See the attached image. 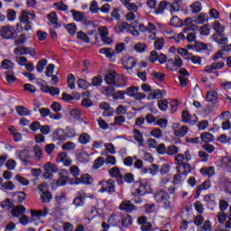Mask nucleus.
Returning a JSON list of instances; mask_svg holds the SVG:
<instances>
[{
  "label": "nucleus",
  "instance_id": "1",
  "mask_svg": "<svg viewBox=\"0 0 231 231\" xmlns=\"http://www.w3.org/2000/svg\"><path fill=\"white\" fill-rule=\"evenodd\" d=\"M107 223L111 226H118L119 228L125 226L127 228V226L133 225V218L128 214L116 213L109 217Z\"/></svg>",
  "mask_w": 231,
  "mask_h": 231
},
{
  "label": "nucleus",
  "instance_id": "2",
  "mask_svg": "<svg viewBox=\"0 0 231 231\" xmlns=\"http://www.w3.org/2000/svg\"><path fill=\"white\" fill-rule=\"evenodd\" d=\"M156 203H162L164 210H174V205L171 201V195L167 190L160 189L154 193L153 196Z\"/></svg>",
  "mask_w": 231,
  "mask_h": 231
},
{
  "label": "nucleus",
  "instance_id": "3",
  "mask_svg": "<svg viewBox=\"0 0 231 231\" xmlns=\"http://www.w3.org/2000/svg\"><path fill=\"white\" fill-rule=\"evenodd\" d=\"M149 183V180L147 179L135 181L131 189L132 196H145L148 192L147 189L151 187Z\"/></svg>",
  "mask_w": 231,
  "mask_h": 231
},
{
  "label": "nucleus",
  "instance_id": "4",
  "mask_svg": "<svg viewBox=\"0 0 231 231\" xmlns=\"http://www.w3.org/2000/svg\"><path fill=\"white\" fill-rule=\"evenodd\" d=\"M19 21L21 23L16 24V31L21 33L23 30L28 32L32 30V23L30 22V13L26 11H22L19 16Z\"/></svg>",
  "mask_w": 231,
  "mask_h": 231
},
{
  "label": "nucleus",
  "instance_id": "5",
  "mask_svg": "<svg viewBox=\"0 0 231 231\" xmlns=\"http://www.w3.org/2000/svg\"><path fill=\"white\" fill-rule=\"evenodd\" d=\"M181 158H183V155L179 156V161H175L177 163L176 171L177 172H180L183 174V176H187L188 174H190L192 172V165L189 162H185L181 161Z\"/></svg>",
  "mask_w": 231,
  "mask_h": 231
},
{
  "label": "nucleus",
  "instance_id": "6",
  "mask_svg": "<svg viewBox=\"0 0 231 231\" xmlns=\"http://www.w3.org/2000/svg\"><path fill=\"white\" fill-rule=\"evenodd\" d=\"M98 185H101L99 192H107L108 194H113L116 190L115 180L109 179L108 180H100Z\"/></svg>",
  "mask_w": 231,
  "mask_h": 231
},
{
  "label": "nucleus",
  "instance_id": "7",
  "mask_svg": "<svg viewBox=\"0 0 231 231\" xmlns=\"http://www.w3.org/2000/svg\"><path fill=\"white\" fill-rule=\"evenodd\" d=\"M140 88L131 86L126 88L125 91V95L128 97H131L132 98H135V100H143L145 98V94L144 93H140Z\"/></svg>",
  "mask_w": 231,
  "mask_h": 231
},
{
  "label": "nucleus",
  "instance_id": "8",
  "mask_svg": "<svg viewBox=\"0 0 231 231\" xmlns=\"http://www.w3.org/2000/svg\"><path fill=\"white\" fill-rule=\"evenodd\" d=\"M43 169L45 171L43 173L44 180H53V173L59 171V168L51 162H46Z\"/></svg>",
  "mask_w": 231,
  "mask_h": 231
},
{
  "label": "nucleus",
  "instance_id": "9",
  "mask_svg": "<svg viewBox=\"0 0 231 231\" xmlns=\"http://www.w3.org/2000/svg\"><path fill=\"white\" fill-rule=\"evenodd\" d=\"M17 33H19V32H17V29H15L14 26L6 25L2 27V37L4 39H14L17 36Z\"/></svg>",
  "mask_w": 231,
  "mask_h": 231
},
{
  "label": "nucleus",
  "instance_id": "10",
  "mask_svg": "<svg viewBox=\"0 0 231 231\" xmlns=\"http://www.w3.org/2000/svg\"><path fill=\"white\" fill-rule=\"evenodd\" d=\"M88 198V194H86V191L84 189H80L76 192V198H74L72 201V205L74 207L79 208V207H84L85 205V199Z\"/></svg>",
  "mask_w": 231,
  "mask_h": 231
},
{
  "label": "nucleus",
  "instance_id": "11",
  "mask_svg": "<svg viewBox=\"0 0 231 231\" xmlns=\"http://www.w3.org/2000/svg\"><path fill=\"white\" fill-rule=\"evenodd\" d=\"M39 113L42 118H47V116H49V118H51V120H60V118H62V114H53L51 113L50 108L46 107L40 108Z\"/></svg>",
  "mask_w": 231,
  "mask_h": 231
},
{
  "label": "nucleus",
  "instance_id": "12",
  "mask_svg": "<svg viewBox=\"0 0 231 231\" xmlns=\"http://www.w3.org/2000/svg\"><path fill=\"white\" fill-rule=\"evenodd\" d=\"M149 60L152 63L160 62V64H165L167 62V56L163 53L158 54V51H152L150 52Z\"/></svg>",
  "mask_w": 231,
  "mask_h": 231
},
{
  "label": "nucleus",
  "instance_id": "13",
  "mask_svg": "<svg viewBox=\"0 0 231 231\" xmlns=\"http://www.w3.org/2000/svg\"><path fill=\"white\" fill-rule=\"evenodd\" d=\"M17 156L21 162H26L28 159L32 160L33 152H32V147H26L22 151H18Z\"/></svg>",
  "mask_w": 231,
  "mask_h": 231
},
{
  "label": "nucleus",
  "instance_id": "14",
  "mask_svg": "<svg viewBox=\"0 0 231 231\" xmlns=\"http://www.w3.org/2000/svg\"><path fill=\"white\" fill-rule=\"evenodd\" d=\"M71 14L74 21H76L77 23H85V24H91V21H88L84 13L71 10Z\"/></svg>",
  "mask_w": 231,
  "mask_h": 231
},
{
  "label": "nucleus",
  "instance_id": "15",
  "mask_svg": "<svg viewBox=\"0 0 231 231\" xmlns=\"http://www.w3.org/2000/svg\"><path fill=\"white\" fill-rule=\"evenodd\" d=\"M119 209L131 213L133 210H138V208L131 200H123L119 206Z\"/></svg>",
  "mask_w": 231,
  "mask_h": 231
},
{
  "label": "nucleus",
  "instance_id": "16",
  "mask_svg": "<svg viewBox=\"0 0 231 231\" xmlns=\"http://www.w3.org/2000/svg\"><path fill=\"white\" fill-rule=\"evenodd\" d=\"M182 122L184 124H189L190 125H193V124H196L198 122V117H196L195 115L190 116L189 114V111L184 110L181 115Z\"/></svg>",
  "mask_w": 231,
  "mask_h": 231
},
{
  "label": "nucleus",
  "instance_id": "17",
  "mask_svg": "<svg viewBox=\"0 0 231 231\" xmlns=\"http://www.w3.org/2000/svg\"><path fill=\"white\" fill-rule=\"evenodd\" d=\"M32 160H34L35 162H41L42 160V148L39 144H36L33 147H32Z\"/></svg>",
  "mask_w": 231,
  "mask_h": 231
},
{
  "label": "nucleus",
  "instance_id": "18",
  "mask_svg": "<svg viewBox=\"0 0 231 231\" xmlns=\"http://www.w3.org/2000/svg\"><path fill=\"white\" fill-rule=\"evenodd\" d=\"M187 133H189V127H187V125H176L174 126L175 136H178L179 138H183V136H185Z\"/></svg>",
  "mask_w": 231,
  "mask_h": 231
},
{
  "label": "nucleus",
  "instance_id": "19",
  "mask_svg": "<svg viewBox=\"0 0 231 231\" xmlns=\"http://www.w3.org/2000/svg\"><path fill=\"white\" fill-rule=\"evenodd\" d=\"M99 108H101L103 111V116H113V115H115V110L113 109V107H111V106H109V104L106 102L101 103L99 105Z\"/></svg>",
  "mask_w": 231,
  "mask_h": 231
},
{
  "label": "nucleus",
  "instance_id": "20",
  "mask_svg": "<svg viewBox=\"0 0 231 231\" xmlns=\"http://www.w3.org/2000/svg\"><path fill=\"white\" fill-rule=\"evenodd\" d=\"M134 140L136 142L138 147H143L144 140H143V134L140 132L138 129L133 130Z\"/></svg>",
  "mask_w": 231,
  "mask_h": 231
},
{
  "label": "nucleus",
  "instance_id": "21",
  "mask_svg": "<svg viewBox=\"0 0 231 231\" xmlns=\"http://www.w3.org/2000/svg\"><path fill=\"white\" fill-rule=\"evenodd\" d=\"M207 102H209V104H212V106H216L217 102H219L218 95L216 91H209L207 93L206 96Z\"/></svg>",
  "mask_w": 231,
  "mask_h": 231
},
{
  "label": "nucleus",
  "instance_id": "22",
  "mask_svg": "<svg viewBox=\"0 0 231 231\" xmlns=\"http://www.w3.org/2000/svg\"><path fill=\"white\" fill-rule=\"evenodd\" d=\"M26 212V208L23 205H18L14 208H13L11 214L14 217H20V216H23Z\"/></svg>",
  "mask_w": 231,
  "mask_h": 231
},
{
  "label": "nucleus",
  "instance_id": "23",
  "mask_svg": "<svg viewBox=\"0 0 231 231\" xmlns=\"http://www.w3.org/2000/svg\"><path fill=\"white\" fill-rule=\"evenodd\" d=\"M129 31H131V24L125 22L115 26L116 33H124V32H129Z\"/></svg>",
  "mask_w": 231,
  "mask_h": 231
},
{
  "label": "nucleus",
  "instance_id": "24",
  "mask_svg": "<svg viewBox=\"0 0 231 231\" xmlns=\"http://www.w3.org/2000/svg\"><path fill=\"white\" fill-rule=\"evenodd\" d=\"M41 89L43 93H50L51 97H55V95H60V89H59V88L42 86Z\"/></svg>",
  "mask_w": 231,
  "mask_h": 231
},
{
  "label": "nucleus",
  "instance_id": "25",
  "mask_svg": "<svg viewBox=\"0 0 231 231\" xmlns=\"http://www.w3.org/2000/svg\"><path fill=\"white\" fill-rule=\"evenodd\" d=\"M180 156L181 157V162H190L192 160V152L190 150H187L184 152V153H178L175 155L174 160L175 161H180Z\"/></svg>",
  "mask_w": 231,
  "mask_h": 231
},
{
  "label": "nucleus",
  "instance_id": "26",
  "mask_svg": "<svg viewBox=\"0 0 231 231\" xmlns=\"http://www.w3.org/2000/svg\"><path fill=\"white\" fill-rule=\"evenodd\" d=\"M200 174L203 176H208V178H212L214 174H216V168L213 166H208V167H202L200 170Z\"/></svg>",
  "mask_w": 231,
  "mask_h": 231
},
{
  "label": "nucleus",
  "instance_id": "27",
  "mask_svg": "<svg viewBox=\"0 0 231 231\" xmlns=\"http://www.w3.org/2000/svg\"><path fill=\"white\" fill-rule=\"evenodd\" d=\"M125 69H133L136 66V60L134 57H128L123 61Z\"/></svg>",
  "mask_w": 231,
  "mask_h": 231
},
{
  "label": "nucleus",
  "instance_id": "28",
  "mask_svg": "<svg viewBox=\"0 0 231 231\" xmlns=\"http://www.w3.org/2000/svg\"><path fill=\"white\" fill-rule=\"evenodd\" d=\"M183 1L181 0H175L172 4L169 3V8L171 14H174V12H180L181 10V5Z\"/></svg>",
  "mask_w": 231,
  "mask_h": 231
},
{
  "label": "nucleus",
  "instance_id": "29",
  "mask_svg": "<svg viewBox=\"0 0 231 231\" xmlns=\"http://www.w3.org/2000/svg\"><path fill=\"white\" fill-rule=\"evenodd\" d=\"M212 37L213 41H215V42H217V44H221L224 46H226V44H228V38L223 36V34L214 33Z\"/></svg>",
  "mask_w": 231,
  "mask_h": 231
},
{
  "label": "nucleus",
  "instance_id": "30",
  "mask_svg": "<svg viewBox=\"0 0 231 231\" xmlns=\"http://www.w3.org/2000/svg\"><path fill=\"white\" fill-rule=\"evenodd\" d=\"M116 72H110L105 76V82L108 86H116Z\"/></svg>",
  "mask_w": 231,
  "mask_h": 231
},
{
  "label": "nucleus",
  "instance_id": "31",
  "mask_svg": "<svg viewBox=\"0 0 231 231\" xmlns=\"http://www.w3.org/2000/svg\"><path fill=\"white\" fill-rule=\"evenodd\" d=\"M212 187L210 180H205L201 185L197 188L196 195L199 196L202 190H208Z\"/></svg>",
  "mask_w": 231,
  "mask_h": 231
},
{
  "label": "nucleus",
  "instance_id": "32",
  "mask_svg": "<svg viewBox=\"0 0 231 231\" xmlns=\"http://www.w3.org/2000/svg\"><path fill=\"white\" fill-rule=\"evenodd\" d=\"M165 10H169L170 11L169 2L162 1V2H160L157 9H155V14L157 15H160V14H163V12H165Z\"/></svg>",
  "mask_w": 231,
  "mask_h": 231
},
{
  "label": "nucleus",
  "instance_id": "33",
  "mask_svg": "<svg viewBox=\"0 0 231 231\" xmlns=\"http://www.w3.org/2000/svg\"><path fill=\"white\" fill-rule=\"evenodd\" d=\"M115 87H103L101 93L102 95H105V97L111 98V97H113L115 95Z\"/></svg>",
  "mask_w": 231,
  "mask_h": 231
},
{
  "label": "nucleus",
  "instance_id": "34",
  "mask_svg": "<svg viewBox=\"0 0 231 231\" xmlns=\"http://www.w3.org/2000/svg\"><path fill=\"white\" fill-rule=\"evenodd\" d=\"M48 19L51 24H54L56 28H60V24H59V18L57 17V13L55 12L50 13Z\"/></svg>",
  "mask_w": 231,
  "mask_h": 231
},
{
  "label": "nucleus",
  "instance_id": "35",
  "mask_svg": "<svg viewBox=\"0 0 231 231\" xmlns=\"http://www.w3.org/2000/svg\"><path fill=\"white\" fill-rule=\"evenodd\" d=\"M200 138L205 143H210V142H214V135L208 132L202 133Z\"/></svg>",
  "mask_w": 231,
  "mask_h": 231
},
{
  "label": "nucleus",
  "instance_id": "36",
  "mask_svg": "<svg viewBox=\"0 0 231 231\" xmlns=\"http://www.w3.org/2000/svg\"><path fill=\"white\" fill-rule=\"evenodd\" d=\"M79 183H83L84 185H91V183H93V178L89 174H83L79 178Z\"/></svg>",
  "mask_w": 231,
  "mask_h": 231
},
{
  "label": "nucleus",
  "instance_id": "37",
  "mask_svg": "<svg viewBox=\"0 0 231 231\" xmlns=\"http://www.w3.org/2000/svg\"><path fill=\"white\" fill-rule=\"evenodd\" d=\"M208 21V14L207 13H201L199 14L195 20L197 24H203Z\"/></svg>",
  "mask_w": 231,
  "mask_h": 231
},
{
  "label": "nucleus",
  "instance_id": "38",
  "mask_svg": "<svg viewBox=\"0 0 231 231\" xmlns=\"http://www.w3.org/2000/svg\"><path fill=\"white\" fill-rule=\"evenodd\" d=\"M212 28L213 30H215V33H218L223 34V32H225V25L221 24V23L216 21L213 24H212Z\"/></svg>",
  "mask_w": 231,
  "mask_h": 231
},
{
  "label": "nucleus",
  "instance_id": "39",
  "mask_svg": "<svg viewBox=\"0 0 231 231\" xmlns=\"http://www.w3.org/2000/svg\"><path fill=\"white\" fill-rule=\"evenodd\" d=\"M101 55H106L108 59H112L115 56V51L111 48H102L99 50Z\"/></svg>",
  "mask_w": 231,
  "mask_h": 231
},
{
  "label": "nucleus",
  "instance_id": "40",
  "mask_svg": "<svg viewBox=\"0 0 231 231\" xmlns=\"http://www.w3.org/2000/svg\"><path fill=\"white\" fill-rule=\"evenodd\" d=\"M178 152H180L178 146L172 144L167 146L166 154H168V156H175Z\"/></svg>",
  "mask_w": 231,
  "mask_h": 231
},
{
  "label": "nucleus",
  "instance_id": "41",
  "mask_svg": "<svg viewBox=\"0 0 231 231\" xmlns=\"http://www.w3.org/2000/svg\"><path fill=\"white\" fill-rule=\"evenodd\" d=\"M170 26L180 28V26H183V21H181L178 16H173L170 21Z\"/></svg>",
  "mask_w": 231,
  "mask_h": 231
},
{
  "label": "nucleus",
  "instance_id": "42",
  "mask_svg": "<svg viewBox=\"0 0 231 231\" xmlns=\"http://www.w3.org/2000/svg\"><path fill=\"white\" fill-rule=\"evenodd\" d=\"M77 38L79 41H84V42H91V41H93V37H89L88 36V34H86L84 32L80 31L78 32L77 33Z\"/></svg>",
  "mask_w": 231,
  "mask_h": 231
},
{
  "label": "nucleus",
  "instance_id": "43",
  "mask_svg": "<svg viewBox=\"0 0 231 231\" xmlns=\"http://www.w3.org/2000/svg\"><path fill=\"white\" fill-rule=\"evenodd\" d=\"M16 112L20 116H28L32 115V112L30 111V109H28L24 106H17Z\"/></svg>",
  "mask_w": 231,
  "mask_h": 231
},
{
  "label": "nucleus",
  "instance_id": "44",
  "mask_svg": "<svg viewBox=\"0 0 231 231\" xmlns=\"http://www.w3.org/2000/svg\"><path fill=\"white\" fill-rule=\"evenodd\" d=\"M90 140H91V137L89 136V134H88L86 133L81 134L79 137V142L82 145H86V144L89 143Z\"/></svg>",
  "mask_w": 231,
  "mask_h": 231
},
{
  "label": "nucleus",
  "instance_id": "45",
  "mask_svg": "<svg viewBox=\"0 0 231 231\" xmlns=\"http://www.w3.org/2000/svg\"><path fill=\"white\" fill-rule=\"evenodd\" d=\"M159 172L162 176H167L171 172V165L169 163H163L160 170Z\"/></svg>",
  "mask_w": 231,
  "mask_h": 231
},
{
  "label": "nucleus",
  "instance_id": "46",
  "mask_svg": "<svg viewBox=\"0 0 231 231\" xmlns=\"http://www.w3.org/2000/svg\"><path fill=\"white\" fill-rule=\"evenodd\" d=\"M192 14H199L201 10H203V6L201 5L200 2H195L190 5Z\"/></svg>",
  "mask_w": 231,
  "mask_h": 231
},
{
  "label": "nucleus",
  "instance_id": "47",
  "mask_svg": "<svg viewBox=\"0 0 231 231\" xmlns=\"http://www.w3.org/2000/svg\"><path fill=\"white\" fill-rule=\"evenodd\" d=\"M114 100H125V91L118 90L114 92V96L112 97Z\"/></svg>",
  "mask_w": 231,
  "mask_h": 231
},
{
  "label": "nucleus",
  "instance_id": "48",
  "mask_svg": "<svg viewBox=\"0 0 231 231\" xmlns=\"http://www.w3.org/2000/svg\"><path fill=\"white\" fill-rule=\"evenodd\" d=\"M40 199L42 203H50L51 199H53V197L51 196V192H47V193H42Z\"/></svg>",
  "mask_w": 231,
  "mask_h": 231
},
{
  "label": "nucleus",
  "instance_id": "49",
  "mask_svg": "<svg viewBox=\"0 0 231 231\" xmlns=\"http://www.w3.org/2000/svg\"><path fill=\"white\" fill-rule=\"evenodd\" d=\"M5 80L8 82V84H14L15 80H17V78H15V75H14V71L8 70L5 72Z\"/></svg>",
  "mask_w": 231,
  "mask_h": 231
},
{
  "label": "nucleus",
  "instance_id": "50",
  "mask_svg": "<svg viewBox=\"0 0 231 231\" xmlns=\"http://www.w3.org/2000/svg\"><path fill=\"white\" fill-rule=\"evenodd\" d=\"M183 173L178 172L173 176L172 185H180V183L183 181Z\"/></svg>",
  "mask_w": 231,
  "mask_h": 231
},
{
  "label": "nucleus",
  "instance_id": "51",
  "mask_svg": "<svg viewBox=\"0 0 231 231\" xmlns=\"http://www.w3.org/2000/svg\"><path fill=\"white\" fill-rule=\"evenodd\" d=\"M67 84L69 89H75V75L69 74L67 76Z\"/></svg>",
  "mask_w": 231,
  "mask_h": 231
},
{
  "label": "nucleus",
  "instance_id": "52",
  "mask_svg": "<svg viewBox=\"0 0 231 231\" xmlns=\"http://www.w3.org/2000/svg\"><path fill=\"white\" fill-rule=\"evenodd\" d=\"M110 176L112 178H124V176L120 173V169L118 167H114L109 171Z\"/></svg>",
  "mask_w": 231,
  "mask_h": 231
},
{
  "label": "nucleus",
  "instance_id": "53",
  "mask_svg": "<svg viewBox=\"0 0 231 231\" xmlns=\"http://www.w3.org/2000/svg\"><path fill=\"white\" fill-rule=\"evenodd\" d=\"M89 12H91V14H98V12H100V7L98 6V3H97L96 0H93L90 3Z\"/></svg>",
  "mask_w": 231,
  "mask_h": 231
},
{
  "label": "nucleus",
  "instance_id": "54",
  "mask_svg": "<svg viewBox=\"0 0 231 231\" xmlns=\"http://www.w3.org/2000/svg\"><path fill=\"white\" fill-rule=\"evenodd\" d=\"M165 44V39L163 38H157L154 42V48L155 50H163V45Z\"/></svg>",
  "mask_w": 231,
  "mask_h": 231
},
{
  "label": "nucleus",
  "instance_id": "55",
  "mask_svg": "<svg viewBox=\"0 0 231 231\" xmlns=\"http://www.w3.org/2000/svg\"><path fill=\"white\" fill-rule=\"evenodd\" d=\"M158 107L161 111H167V109L169 108V101H167V99L159 100Z\"/></svg>",
  "mask_w": 231,
  "mask_h": 231
},
{
  "label": "nucleus",
  "instance_id": "56",
  "mask_svg": "<svg viewBox=\"0 0 231 231\" xmlns=\"http://www.w3.org/2000/svg\"><path fill=\"white\" fill-rule=\"evenodd\" d=\"M68 33H69L71 36L75 35L77 33V25L75 23H69L65 26Z\"/></svg>",
  "mask_w": 231,
  "mask_h": 231
},
{
  "label": "nucleus",
  "instance_id": "57",
  "mask_svg": "<svg viewBox=\"0 0 231 231\" xmlns=\"http://www.w3.org/2000/svg\"><path fill=\"white\" fill-rule=\"evenodd\" d=\"M38 190L41 194H46L50 192V186L46 182H42L38 186Z\"/></svg>",
  "mask_w": 231,
  "mask_h": 231
},
{
  "label": "nucleus",
  "instance_id": "58",
  "mask_svg": "<svg viewBox=\"0 0 231 231\" xmlns=\"http://www.w3.org/2000/svg\"><path fill=\"white\" fill-rule=\"evenodd\" d=\"M56 207H62L63 203H66V195L61 194L55 197Z\"/></svg>",
  "mask_w": 231,
  "mask_h": 231
},
{
  "label": "nucleus",
  "instance_id": "59",
  "mask_svg": "<svg viewBox=\"0 0 231 231\" xmlns=\"http://www.w3.org/2000/svg\"><path fill=\"white\" fill-rule=\"evenodd\" d=\"M46 64H48V61L44 59L41 60L40 61H38L37 65H36V69L39 73H42V71L44 70V67L46 66Z\"/></svg>",
  "mask_w": 231,
  "mask_h": 231
},
{
  "label": "nucleus",
  "instance_id": "60",
  "mask_svg": "<svg viewBox=\"0 0 231 231\" xmlns=\"http://www.w3.org/2000/svg\"><path fill=\"white\" fill-rule=\"evenodd\" d=\"M104 163H106V160L104 159V157H98L94 162L93 169H100V167H102Z\"/></svg>",
  "mask_w": 231,
  "mask_h": 231
},
{
  "label": "nucleus",
  "instance_id": "61",
  "mask_svg": "<svg viewBox=\"0 0 231 231\" xmlns=\"http://www.w3.org/2000/svg\"><path fill=\"white\" fill-rule=\"evenodd\" d=\"M87 35L88 37H92L93 41H90V42H98V32L97 30L88 31Z\"/></svg>",
  "mask_w": 231,
  "mask_h": 231
},
{
  "label": "nucleus",
  "instance_id": "62",
  "mask_svg": "<svg viewBox=\"0 0 231 231\" xmlns=\"http://www.w3.org/2000/svg\"><path fill=\"white\" fill-rule=\"evenodd\" d=\"M14 64L8 59H5L2 61V68L4 69H12L14 68Z\"/></svg>",
  "mask_w": 231,
  "mask_h": 231
},
{
  "label": "nucleus",
  "instance_id": "63",
  "mask_svg": "<svg viewBox=\"0 0 231 231\" xmlns=\"http://www.w3.org/2000/svg\"><path fill=\"white\" fill-rule=\"evenodd\" d=\"M217 142L220 143H231V138L228 137V135L223 134L220 136L217 137Z\"/></svg>",
  "mask_w": 231,
  "mask_h": 231
},
{
  "label": "nucleus",
  "instance_id": "64",
  "mask_svg": "<svg viewBox=\"0 0 231 231\" xmlns=\"http://www.w3.org/2000/svg\"><path fill=\"white\" fill-rule=\"evenodd\" d=\"M208 46L206 43L201 42H195L194 43V49L196 51H201V50H207Z\"/></svg>",
  "mask_w": 231,
  "mask_h": 231
}]
</instances>
